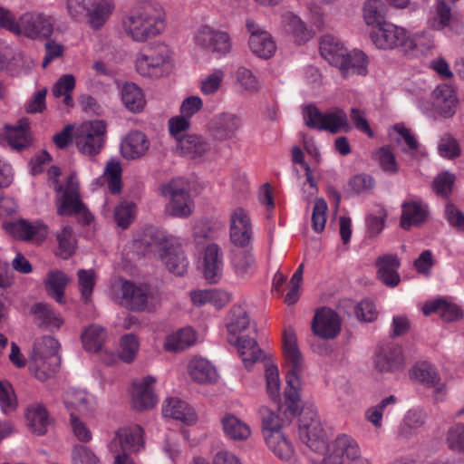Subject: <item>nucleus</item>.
Returning <instances> with one entry per match:
<instances>
[{
	"label": "nucleus",
	"mask_w": 464,
	"mask_h": 464,
	"mask_svg": "<svg viewBox=\"0 0 464 464\" xmlns=\"http://www.w3.org/2000/svg\"><path fill=\"white\" fill-rule=\"evenodd\" d=\"M70 278L62 271L54 270L50 271L44 280L45 289L51 297L57 303L63 304L64 289Z\"/></svg>",
	"instance_id": "nucleus-49"
},
{
	"label": "nucleus",
	"mask_w": 464,
	"mask_h": 464,
	"mask_svg": "<svg viewBox=\"0 0 464 464\" xmlns=\"http://www.w3.org/2000/svg\"><path fill=\"white\" fill-rule=\"evenodd\" d=\"M13 24L14 29H9L10 32L34 40L49 38L54 28V19L41 12L24 13L18 21L13 14Z\"/></svg>",
	"instance_id": "nucleus-12"
},
{
	"label": "nucleus",
	"mask_w": 464,
	"mask_h": 464,
	"mask_svg": "<svg viewBox=\"0 0 464 464\" xmlns=\"http://www.w3.org/2000/svg\"><path fill=\"white\" fill-rule=\"evenodd\" d=\"M368 57L360 50L347 51L343 64L338 69L344 77L352 75H366L368 72Z\"/></svg>",
	"instance_id": "nucleus-43"
},
{
	"label": "nucleus",
	"mask_w": 464,
	"mask_h": 464,
	"mask_svg": "<svg viewBox=\"0 0 464 464\" xmlns=\"http://www.w3.org/2000/svg\"><path fill=\"white\" fill-rule=\"evenodd\" d=\"M249 48L256 56L261 59L271 58L276 51V43L269 33L250 36Z\"/></svg>",
	"instance_id": "nucleus-51"
},
{
	"label": "nucleus",
	"mask_w": 464,
	"mask_h": 464,
	"mask_svg": "<svg viewBox=\"0 0 464 464\" xmlns=\"http://www.w3.org/2000/svg\"><path fill=\"white\" fill-rule=\"evenodd\" d=\"M56 239L58 242V255L64 259L70 257L76 248V239L72 227L64 226L57 233Z\"/></svg>",
	"instance_id": "nucleus-59"
},
{
	"label": "nucleus",
	"mask_w": 464,
	"mask_h": 464,
	"mask_svg": "<svg viewBox=\"0 0 464 464\" xmlns=\"http://www.w3.org/2000/svg\"><path fill=\"white\" fill-rule=\"evenodd\" d=\"M178 154L195 161H203L212 153L211 143L201 135L190 134L175 145Z\"/></svg>",
	"instance_id": "nucleus-25"
},
{
	"label": "nucleus",
	"mask_w": 464,
	"mask_h": 464,
	"mask_svg": "<svg viewBox=\"0 0 464 464\" xmlns=\"http://www.w3.org/2000/svg\"><path fill=\"white\" fill-rule=\"evenodd\" d=\"M140 340L134 334L122 335L119 341L118 353L104 352L102 362L108 365L114 364L118 360L126 363L133 362L140 351Z\"/></svg>",
	"instance_id": "nucleus-28"
},
{
	"label": "nucleus",
	"mask_w": 464,
	"mask_h": 464,
	"mask_svg": "<svg viewBox=\"0 0 464 464\" xmlns=\"http://www.w3.org/2000/svg\"><path fill=\"white\" fill-rule=\"evenodd\" d=\"M428 216V205L419 198L411 197L401 204V227L408 230L413 226H420Z\"/></svg>",
	"instance_id": "nucleus-29"
},
{
	"label": "nucleus",
	"mask_w": 464,
	"mask_h": 464,
	"mask_svg": "<svg viewBox=\"0 0 464 464\" xmlns=\"http://www.w3.org/2000/svg\"><path fill=\"white\" fill-rule=\"evenodd\" d=\"M262 434L268 450L280 460L289 461L295 454L291 440L283 430L280 418L270 413L263 420Z\"/></svg>",
	"instance_id": "nucleus-10"
},
{
	"label": "nucleus",
	"mask_w": 464,
	"mask_h": 464,
	"mask_svg": "<svg viewBox=\"0 0 464 464\" xmlns=\"http://www.w3.org/2000/svg\"><path fill=\"white\" fill-rule=\"evenodd\" d=\"M75 87V78L72 74H64L60 77L54 83L52 92L55 97L63 96V102L66 106L71 107L73 104L71 92Z\"/></svg>",
	"instance_id": "nucleus-61"
},
{
	"label": "nucleus",
	"mask_w": 464,
	"mask_h": 464,
	"mask_svg": "<svg viewBox=\"0 0 464 464\" xmlns=\"http://www.w3.org/2000/svg\"><path fill=\"white\" fill-rule=\"evenodd\" d=\"M150 146V140L143 132L131 130L121 140V153L126 160H138L146 155Z\"/></svg>",
	"instance_id": "nucleus-38"
},
{
	"label": "nucleus",
	"mask_w": 464,
	"mask_h": 464,
	"mask_svg": "<svg viewBox=\"0 0 464 464\" xmlns=\"http://www.w3.org/2000/svg\"><path fill=\"white\" fill-rule=\"evenodd\" d=\"M123 34L133 42L145 43L166 29V14L159 5L144 4L129 10L121 18Z\"/></svg>",
	"instance_id": "nucleus-2"
},
{
	"label": "nucleus",
	"mask_w": 464,
	"mask_h": 464,
	"mask_svg": "<svg viewBox=\"0 0 464 464\" xmlns=\"http://www.w3.org/2000/svg\"><path fill=\"white\" fill-rule=\"evenodd\" d=\"M376 277L388 287H395L401 282L400 258L396 254H383L375 260Z\"/></svg>",
	"instance_id": "nucleus-30"
},
{
	"label": "nucleus",
	"mask_w": 464,
	"mask_h": 464,
	"mask_svg": "<svg viewBox=\"0 0 464 464\" xmlns=\"http://www.w3.org/2000/svg\"><path fill=\"white\" fill-rule=\"evenodd\" d=\"M451 19L450 7L444 0H439L434 4L428 24L434 30H442L450 26Z\"/></svg>",
	"instance_id": "nucleus-55"
},
{
	"label": "nucleus",
	"mask_w": 464,
	"mask_h": 464,
	"mask_svg": "<svg viewBox=\"0 0 464 464\" xmlns=\"http://www.w3.org/2000/svg\"><path fill=\"white\" fill-rule=\"evenodd\" d=\"M59 343L53 336L37 339L30 356L29 369L39 381L44 382L54 375L60 365Z\"/></svg>",
	"instance_id": "nucleus-7"
},
{
	"label": "nucleus",
	"mask_w": 464,
	"mask_h": 464,
	"mask_svg": "<svg viewBox=\"0 0 464 464\" xmlns=\"http://www.w3.org/2000/svg\"><path fill=\"white\" fill-rule=\"evenodd\" d=\"M120 96L125 108L131 112H140L145 107V95L134 82H124L120 87Z\"/></svg>",
	"instance_id": "nucleus-46"
},
{
	"label": "nucleus",
	"mask_w": 464,
	"mask_h": 464,
	"mask_svg": "<svg viewBox=\"0 0 464 464\" xmlns=\"http://www.w3.org/2000/svg\"><path fill=\"white\" fill-rule=\"evenodd\" d=\"M60 169L52 166L47 169L48 182L56 192L57 213L60 216H79L84 224H90L93 216L82 202L79 192V180L75 173H72L64 186L59 183Z\"/></svg>",
	"instance_id": "nucleus-4"
},
{
	"label": "nucleus",
	"mask_w": 464,
	"mask_h": 464,
	"mask_svg": "<svg viewBox=\"0 0 464 464\" xmlns=\"http://www.w3.org/2000/svg\"><path fill=\"white\" fill-rule=\"evenodd\" d=\"M223 255L217 244H208L203 252L202 273L208 284L218 283L223 276Z\"/></svg>",
	"instance_id": "nucleus-27"
},
{
	"label": "nucleus",
	"mask_w": 464,
	"mask_h": 464,
	"mask_svg": "<svg viewBox=\"0 0 464 464\" xmlns=\"http://www.w3.org/2000/svg\"><path fill=\"white\" fill-rule=\"evenodd\" d=\"M175 67L174 53L164 43L140 50L135 58L136 72L142 77L160 79L169 76Z\"/></svg>",
	"instance_id": "nucleus-5"
},
{
	"label": "nucleus",
	"mask_w": 464,
	"mask_h": 464,
	"mask_svg": "<svg viewBox=\"0 0 464 464\" xmlns=\"http://www.w3.org/2000/svg\"><path fill=\"white\" fill-rule=\"evenodd\" d=\"M283 353L286 369L285 400L289 411L295 415L300 410L304 360L299 349L295 333L292 328L285 329L284 332Z\"/></svg>",
	"instance_id": "nucleus-3"
},
{
	"label": "nucleus",
	"mask_w": 464,
	"mask_h": 464,
	"mask_svg": "<svg viewBox=\"0 0 464 464\" xmlns=\"http://www.w3.org/2000/svg\"><path fill=\"white\" fill-rule=\"evenodd\" d=\"M82 417L72 414L69 416L70 430L76 440L82 443H89L92 440V431Z\"/></svg>",
	"instance_id": "nucleus-64"
},
{
	"label": "nucleus",
	"mask_w": 464,
	"mask_h": 464,
	"mask_svg": "<svg viewBox=\"0 0 464 464\" xmlns=\"http://www.w3.org/2000/svg\"><path fill=\"white\" fill-rule=\"evenodd\" d=\"M3 141L12 149L21 150L31 145L33 135L30 130L29 121L21 119L16 125H5L1 133Z\"/></svg>",
	"instance_id": "nucleus-32"
},
{
	"label": "nucleus",
	"mask_w": 464,
	"mask_h": 464,
	"mask_svg": "<svg viewBox=\"0 0 464 464\" xmlns=\"http://www.w3.org/2000/svg\"><path fill=\"white\" fill-rule=\"evenodd\" d=\"M189 297L195 306L210 304L217 310L222 309L231 301V294L219 288L193 290Z\"/></svg>",
	"instance_id": "nucleus-39"
},
{
	"label": "nucleus",
	"mask_w": 464,
	"mask_h": 464,
	"mask_svg": "<svg viewBox=\"0 0 464 464\" xmlns=\"http://www.w3.org/2000/svg\"><path fill=\"white\" fill-rule=\"evenodd\" d=\"M27 426L36 435L46 433L52 420L44 406L34 404L28 407L25 414Z\"/></svg>",
	"instance_id": "nucleus-45"
},
{
	"label": "nucleus",
	"mask_w": 464,
	"mask_h": 464,
	"mask_svg": "<svg viewBox=\"0 0 464 464\" xmlns=\"http://www.w3.org/2000/svg\"><path fill=\"white\" fill-rule=\"evenodd\" d=\"M386 5L382 0H366L362 5V18L367 26L375 28L385 20Z\"/></svg>",
	"instance_id": "nucleus-52"
},
{
	"label": "nucleus",
	"mask_w": 464,
	"mask_h": 464,
	"mask_svg": "<svg viewBox=\"0 0 464 464\" xmlns=\"http://www.w3.org/2000/svg\"><path fill=\"white\" fill-rule=\"evenodd\" d=\"M198 334L191 326H186L168 334L163 349L168 353H179L197 343Z\"/></svg>",
	"instance_id": "nucleus-40"
},
{
	"label": "nucleus",
	"mask_w": 464,
	"mask_h": 464,
	"mask_svg": "<svg viewBox=\"0 0 464 464\" xmlns=\"http://www.w3.org/2000/svg\"><path fill=\"white\" fill-rule=\"evenodd\" d=\"M282 25L284 31L292 35L298 44L305 43L313 37V32L292 12H286L283 14Z\"/></svg>",
	"instance_id": "nucleus-47"
},
{
	"label": "nucleus",
	"mask_w": 464,
	"mask_h": 464,
	"mask_svg": "<svg viewBox=\"0 0 464 464\" xmlns=\"http://www.w3.org/2000/svg\"><path fill=\"white\" fill-rule=\"evenodd\" d=\"M230 262L235 274L240 278L250 276L256 270L255 258L248 250L233 251Z\"/></svg>",
	"instance_id": "nucleus-50"
},
{
	"label": "nucleus",
	"mask_w": 464,
	"mask_h": 464,
	"mask_svg": "<svg viewBox=\"0 0 464 464\" xmlns=\"http://www.w3.org/2000/svg\"><path fill=\"white\" fill-rule=\"evenodd\" d=\"M343 43L332 34H325L320 42L321 55L332 65L336 68L343 64L344 55L347 53Z\"/></svg>",
	"instance_id": "nucleus-41"
},
{
	"label": "nucleus",
	"mask_w": 464,
	"mask_h": 464,
	"mask_svg": "<svg viewBox=\"0 0 464 464\" xmlns=\"http://www.w3.org/2000/svg\"><path fill=\"white\" fill-rule=\"evenodd\" d=\"M342 323L338 314L331 308H318L312 321L313 333L322 339H334L341 332Z\"/></svg>",
	"instance_id": "nucleus-23"
},
{
	"label": "nucleus",
	"mask_w": 464,
	"mask_h": 464,
	"mask_svg": "<svg viewBox=\"0 0 464 464\" xmlns=\"http://www.w3.org/2000/svg\"><path fill=\"white\" fill-rule=\"evenodd\" d=\"M266 393L274 401L281 398V380L278 367L274 363H266L265 369Z\"/></svg>",
	"instance_id": "nucleus-58"
},
{
	"label": "nucleus",
	"mask_w": 464,
	"mask_h": 464,
	"mask_svg": "<svg viewBox=\"0 0 464 464\" xmlns=\"http://www.w3.org/2000/svg\"><path fill=\"white\" fill-rule=\"evenodd\" d=\"M187 372L190 379L198 384H212L218 379L216 367L201 356H193L188 361Z\"/></svg>",
	"instance_id": "nucleus-34"
},
{
	"label": "nucleus",
	"mask_w": 464,
	"mask_h": 464,
	"mask_svg": "<svg viewBox=\"0 0 464 464\" xmlns=\"http://www.w3.org/2000/svg\"><path fill=\"white\" fill-rule=\"evenodd\" d=\"M116 11V0H91L87 24L93 31L102 30Z\"/></svg>",
	"instance_id": "nucleus-31"
},
{
	"label": "nucleus",
	"mask_w": 464,
	"mask_h": 464,
	"mask_svg": "<svg viewBox=\"0 0 464 464\" xmlns=\"http://www.w3.org/2000/svg\"><path fill=\"white\" fill-rule=\"evenodd\" d=\"M411 380L433 389L436 401H443L447 396V385L441 381L437 368L427 361L415 363L409 371Z\"/></svg>",
	"instance_id": "nucleus-18"
},
{
	"label": "nucleus",
	"mask_w": 464,
	"mask_h": 464,
	"mask_svg": "<svg viewBox=\"0 0 464 464\" xmlns=\"http://www.w3.org/2000/svg\"><path fill=\"white\" fill-rule=\"evenodd\" d=\"M224 436L232 441H246L252 435L250 425L232 412H226L220 419Z\"/></svg>",
	"instance_id": "nucleus-35"
},
{
	"label": "nucleus",
	"mask_w": 464,
	"mask_h": 464,
	"mask_svg": "<svg viewBox=\"0 0 464 464\" xmlns=\"http://www.w3.org/2000/svg\"><path fill=\"white\" fill-rule=\"evenodd\" d=\"M111 295L125 308L141 312L148 306L149 296L145 289L122 278L116 279L111 286Z\"/></svg>",
	"instance_id": "nucleus-17"
},
{
	"label": "nucleus",
	"mask_w": 464,
	"mask_h": 464,
	"mask_svg": "<svg viewBox=\"0 0 464 464\" xmlns=\"http://www.w3.org/2000/svg\"><path fill=\"white\" fill-rule=\"evenodd\" d=\"M161 196L168 198L165 207L166 215L172 218H185L189 217L195 208L188 185L183 179H173L160 188Z\"/></svg>",
	"instance_id": "nucleus-9"
},
{
	"label": "nucleus",
	"mask_w": 464,
	"mask_h": 464,
	"mask_svg": "<svg viewBox=\"0 0 464 464\" xmlns=\"http://www.w3.org/2000/svg\"><path fill=\"white\" fill-rule=\"evenodd\" d=\"M156 382V378L151 375L133 380L130 390V405L133 410L143 411L157 405L158 397L154 389Z\"/></svg>",
	"instance_id": "nucleus-19"
},
{
	"label": "nucleus",
	"mask_w": 464,
	"mask_h": 464,
	"mask_svg": "<svg viewBox=\"0 0 464 464\" xmlns=\"http://www.w3.org/2000/svg\"><path fill=\"white\" fill-rule=\"evenodd\" d=\"M303 117L306 126L331 133L348 132L351 126L346 112L340 108H333L321 112L315 106L307 105L303 110Z\"/></svg>",
	"instance_id": "nucleus-11"
},
{
	"label": "nucleus",
	"mask_w": 464,
	"mask_h": 464,
	"mask_svg": "<svg viewBox=\"0 0 464 464\" xmlns=\"http://www.w3.org/2000/svg\"><path fill=\"white\" fill-rule=\"evenodd\" d=\"M373 364L380 372H395L402 370L405 358L401 347L394 343L380 345L375 351Z\"/></svg>",
	"instance_id": "nucleus-22"
},
{
	"label": "nucleus",
	"mask_w": 464,
	"mask_h": 464,
	"mask_svg": "<svg viewBox=\"0 0 464 464\" xmlns=\"http://www.w3.org/2000/svg\"><path fill=\"white\" fill-rule=\"evenodd\" d=\"M5 229L14 238L32 243H42L48 236L49 228L41 220L19 219L5 225Z\"/></svg>",
	"instance_id": "nucleus-21"
},
{
	"label": "nucleus",
	"mask_w": 464,
	"mask_h": 464,
	"mask_svg": "<svg viewBox=\"0 0 464 464\" xmlns=\"http://www.w3.org/2000/svg\"><path fill=\"white\" fill-rule=\"evenodd\" d=\"M426 415L420 409L409 410L400 425V435L403 438H409L418 432L425 424Z\"/></svg>",
	"instance_id": "nucleus-54"
},
{
	"label": "nucleus",
	"mask_w": 464,
	"mask_h": 464,
	"mask_svg": "<svg viewBox=\"0 0 464 464\" xmlns=\"http://www.w3.org/2000/svg\"><path fill=\"white\" fill-rule=\"evenodd\" d=\"M229 236L231 242L237 246H247L252 239L253 231L247 212L237 208L230 214Z\"/></svg>",
	"instance_id": "nucleus-24"
},
{
	"label": "nucleus",
	"mask_w": 464,
	"mask_h": 464,
	"mask_svg": "<svg viewBox=\"0 0 464 464\" xmlns=\"http://www.w3.org/2000/svg\"><path fill=\"white\" fill-rule=\"evenodd\" d=\"M298 436L300 440L311 450L323 453L326 449L327 435L317 412L313 409L303 411Z\"/></svg>",
	"instance_id": "nucleus-15"
},
{
	"label": "nucleus",
	"mask_w": 464,
	"mask_h": 464,
	"mask_svg": "<svg viewBox=\"0 0 464 464\" xmlns=\"http://www.w3.org/2000/svg\"><path fill=\"white\" fill-rule=\"evenodd\" d=\"M33 313L38 322L50 331L58 330L63 324L61 314L46 304H35L33 307Z\"/></svg>",
	"instance_id": "nucleus-53"
},
{
	"label": "nucleus",
	"mask_w": 464,
	"mask_h": 464,
	"mask_svg": "<svg viewBox=\"0 0 464 464\" xmlns=\"http://www.w3.org/2000/svg\"><path fill=\"white\" fill-rule=\"evenodd\" d=\"M162 414L166 418L179 420L188 426L195 425L198 420L195 409L187 401L176 397L164 401Z\"/></svg>",
	"instance_id": "nucleus-33"
},
{
	"label": "nucleus",
	"mask_w": 464,
	"mask_h": 464,
	"mask_svg": "<svg viewBox=\"0 0 464 464\" xmlns=\"http://www.w3.org/2000/svg\"><path fill=\"white\" fill-rule=\"evenodd\" d=\"M63 403L69 416H87L96 408L95 397L83 390H68L63 396Z\"/></svg>",
	"instance_id": "nucleus-26"
},
{
	"label": "nucleus",
	"mask_w": 464,
	"mask_h": 464,
	"mask_svg": "<svg viewBox=\"0 0 464 464\" xmlns=\"http://www.w3.org/2000/svg\"><path fill=\"white\" fill-rule=\"evenodd\" d=\"M193 42L198 48L211 53L217 59L227 56L233 48L232 39L227 32L208 24L201 25L196 30Z\"/></svg>",
	"instance_id": "nucleus-13"
},
{
	"label": "nucleus",
	"mask_w": 464,
	"mask_h": 464,
	"mask_svg": "<svg viewBox=\"0 0 464 464\" xmlns=\"http://www.w3.org/2000/svg\"><path fill=\"white\" fill-rule=\"evenodd\" d=\"M143 447V430L140 426L124 427L115 432L108 444L109 450L115 454L139 451Z\"/></svg>",
	"instance_id": "nucleus-20"
},
{
	"label": "nucleus",
	"mask_w": 464,
	"mask_h": 464,
	"mask_svg": "<svg viewBox=\"0 0 464 464\" xmlns=\"http://www.w3.org/2000/svg\"><path fill=\"white\" fill-rule=\"evenodd\" d=\"M227 334L229 338H238L244 334L245 332L252 331L250 326V319L247 313L241 307H234L231 310L229 322L227 324ZM253 330H255L253 328Z\"/></svg>",
	"instance_id": "nucleus-48"
},
{
	"label": "nucleus",
	"mask_w": 464,
	"mask_h": 464,
	"mask_svg": "<svg viewBox=\"0 0 464 464\" xmlns=\"http://www.w3.org/2000/svg\"><path fill=\"white\" fill-rule=\"evenodd\" d=\"M135 245L143 246L148 252H153L170 273L181 276L187 272L188 261L179 238L166 231L148 227L135 239Z\"/></svg>",
	"instance_id": "nucleus-1"
},
{
	"label": "nucleus",
	"mask_w": 464,
	"mask_h": 464,
	"mask_svg": "<svg viewBox=\"0 0 464 464\" xmlns=\"http://www.w3.org/2000/svg\"><path fill=\"white\" fill-rule=\"evenodd\" d=\"M445 440L449 450L464 454V422H456L450 426Z\"/></svg>",
	"instance_id": "nucleus-60"
},
{
	"label": "nucleus",
	"mask_w": 464,
	"mask_h": 464,
	"mask_svg": "<svg viewBox=\"0 0 464 464\" xmlns=\"http://www.w3.org/2000/svg\"><path fill=\"white\" fill-rule=\"evenodd\" d=\"M242 127L240 116L232 112H221L215 115L209 128L213 134L220 140H227L234 137Z\"/></svg>",
	"instance_id": "nucleus-37"
},
{
	"label": "nucleus",
	"mask_w": 464,
	"mask_h": 464,
	"mask_svg": "<svg viewBox=\"0 0 464 464\" xmlns=\"http://www.w3.org/2000/svg\"><path fill=\"white\" fill-rule=\"evenodd\" d=\"M235 79L236 82L246 92L255 93L260 89L259 81L246 67H238L235 72Z\"/></svg>",
	"instance_id": "nucleus-63"
},
{
	"label": "nucleus",
	"mask_w": 464,
	"mask_h": 464,
	"mask_svg": "<svg viewBox=\"0 0 464 464\" xmlns=\"http://www.w3.org/2000/svg\"><path fill=\"white\" fill-rule=\"evenodd\" d=\"M321 464H372L362 455L358 441L351 435L341 433L330 443L323 452Z\"/></svg>",
	"instance_id": "nucleus-8"
},
{
	"label": "nucleus",
	"mask_w": 464,
	"mask_h": 464,
	"mask_svg": "<svg viewBox=\"0 0 464 464\" xmlns=\"http://www.w3.org/2000/svg\"><path fill=\"white\" fill-rule=\"evenodd\" d=\"M190 125V119L180 114L173 116L168 121L169 135L175 140L176 144L179 143L181 140H184V138L189 135L188 131Z\"/></svg>",
	"instance_id": "nucleus-62"
},
{
	"label": "nucleus",
	"mask_w": 464,
	"mask_h": 464,
	"mask_svg": "<svg viewBox=\"0 0 464 464\" xmlns=\"http://www.w3.org/2000/svg\"><path fill=\"white\" fill-rule=\"evenodd\" d=\"M422 312L425 315L436 313L445 322L456 321L462 317V311L460 307L445 299H437L427 302L422 307Z\"/></svg>",
	"instance_id": "nucleus-44"
},
{
	"label": "nucleus",
	"mask_w": 464,
	"mask_h": 464,
	"mask_svg": "<svg viewBox=\"0 0 464 464\" xmlns=\"http://www.w3.org/2000/svg\"><path fill=\"white\" fill-rule=\"evenodd\" d=\"M106 123L102 120L86 121L77 126L73 140L78 150L86 156L100 153L105 142Z\"/></svg>",
	"instance_id": "nucleus-14"
},
{
	"label": "nucleus",
	"mask_w": 464,
	"mask_h": 464,
	"mask_svg": "<svg viewBox=\"0 0 464 464\" xmlns=\"http://www.w3.org/2000/svg\"><path fill=\"white\" fill-rule=\"evenodd\" d=\"M419 34H411L405 27L389 21H382L369 34L372 44L379 50L401 49L408 53L417 49Z\"/></svg>",
	"instance_id": "nucleus-6"
},
{
	"label": "nucleus",
	"mask_w": 464,
	"mask_h": 464,
	"mask_svg": "<svg viewBox=\"0 0 464 464\" xmlns=\"http://www.w3.org/2000/svg\"><path fill=\"white\" fill-rule=\"evenodd\" d=\"M81 339L83 348L89 353H99L102 360L104 352H109L102 349L107 340V332L99 324H91L86 327L81 335Z\"/></svg>",
	"instance_id": "nucleus-42"
},
{
	"label": "nucleus",
	"mask_w": 464,
	"mask_h": 464,
	"mask_svg": "<svg viewBox=\"0 0 464 464\" xmlns=\"http://www.w3.org/2000/svg\"><path fill=\"white\" fill-rule=\"evenodd\" d=\"M431 104L426 101H419L418 108L424 114H430L431 111L445 117H452L459 104V98L456 88L448 83H440L436 86L430 94Z\"/></svg>",
	"instance_id": "nucleus-16"
},
{
	"label": "nucleus",
	"mask_w": 464,
	"mask_h": 464,
	"mask_svg": "<svg viewBox=\"0 0 464 464\" xmlns=\"http://www.w3.org/2000/svg\"><path fill=\"white\" fill-rule=\"evenodd\" d=\"M225 71L222 68H215L199 81V91L203 95H215L222 87L225 80Z\"/></svg>",
	"instance_id": "nucleus-57"
},
{
	"label": "nucleus",
	"mask_w": 464,
	"mask_h": 464,
	"mask_svg": "<svg viewBox=\"0 0 464 464\" xmlns=\"http://www.w3.org/2000/svg\"><path fill=\"white\" fill-rule=\"evenodd\" d=\"M229 343L237 347L244 365L249 368L262 358V351L256 341V330L238 338H229Z\"/></svg>",
	"instance_id": "nucleus-36"
},
{
	"label": "nucleus",
	"mask_w": 464,
	"mask_h": 464,
	"mask_svg": "<svg viewBox=\"0 0 464 464\" xmlns=\"http://www.w3.org/2000/svg\"><path fill=\"white\" fill-rule=\"evenodd\" d=\"M121 172L120 161L112 159L107 162L102 177L96 182L103 179L107 182L108 189L111 194H119L121 190Z\"/></svg>",
	"instance_id": "nucleus-56"
}]
</instances>
